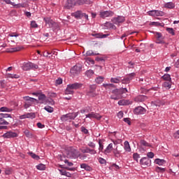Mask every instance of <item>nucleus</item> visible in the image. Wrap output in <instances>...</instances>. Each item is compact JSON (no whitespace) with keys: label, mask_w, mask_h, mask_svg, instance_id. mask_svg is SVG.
I'll list each match as a JSON object with an SVG mask.
<instances>
[{"label":"nucleus","mask_w":179,"mask_h":179,"mask_svg":"<svg viewBox=\"0 0 179 179\" xmlns=\"http://www.w3.org/2000/svg\"><path fill=\"white\" fill-rule=\"evenodd\" d=\"M78 115H79V112L67 113L66 115H62L60 120L63 122H65L68 121L69 120H75V118H76V117H78Z\"/></svg>","instance_id":"1"},{"label":"nucleus","mask_w":179,"mask_h":179,"mask_svg":"<svg viewBox=\"0 0 179 179\" xmlns=\"http://www.w3.org/2000/svg\"><path fill=\"white\" fill-rule=\"evenodd\" d=\"M23 99L25 101L24 104V108H29V107H31V104H33L34 101H37V99L30 96H23Z\"/></svg>","instance_id":"2"},{"label":"nucleus","mask_w":179,"mask_h":179,"mask_svg":"<svg viewBox=\"0 0 179 179\" xmlns=\"http://www.w3.org/2000/svg\"><path fill=\"white\" fill-rule=\"evenodd\" d=\"M22 68L23 71H30V69H38V65L29 62L24 63Z\"/></svg>","instance_id":"3"},{"label":"nucleus","mask_w":179,"mask_h":179,"mask_svg":"<svg viewBox=\"0 0 179 179\" xmlns=\"http://www.w3.org/2000/svg\"><path fill=\"white\" fill-rule=\"evenodd\" d=\"M82 72V66H74L70 70L71 76H78Z\"/></svg>","instance_id":"4"},{"label":"nucleus","mask_w":179,"mask_h":179,"mask_svg":"<svg viewBox=\"0 0 179 179\" xmlns=\"http://www.w3.org/2000/svg\"><path fill=\"white\" fill-rule=\"evenodd\" d=\"M114 15V12L111 10H106L100 12L99 16L102 17V19H106V17H111V16Z\"/></svg>","instance_id":"5"},{"label":"nucleus","mask_w":179,"mask_h":179,"mask_svg":"<svg viewBox=\"0 0 179 179\" xmlns=\"http://www.w3.org/2000/svg\"><path fill=\"white\" fill-rule=\"evenodd\" d=\"M153 34L157 36V44H165L164 37H163V35L160 32L155 31Z\"/></svg>","instance_id":"6"},{"label":"nucleus","mask_w":179,"mask_h":179,"mask_svg":"<svg viewBox=\"0 0 179 179\" xmlns=\"http://www.w3.org/2000/svg\"><path fill=\"white\" fill-rule=\"evenodd\" d=\"M73 6H76V0H67L64 5L65 9H72Z\"/></svg>","instance_id":"7"},{"label":"nucleus","mask_w":179,"mask_h":179,"mask_svg":"<svg viewBox=\"0 0 179 179\" xmlns=\"http://www.w3.org/2000/svg\"><path fill=\"white\" fill-rule=\"evenodd\" d=\"M112 22L115 24H119V23H124V22H125V17L119 15L116 17H114L112 20Z\"/></svg>","instance_id":"8"},{"label":"nucleus","mask_w":179,"mask_h":179,"mask_svg":"<svg viewBox=\"0 0 179 179\" xmlns=\"http://www.w3.org/2000/svg\"><path fill=\"white\" fill-rule=\"evenodd\" d=\"M134 114H136L137 115H141V114H145L146 113V109H145L142 106H138L135 108L134 110Z\"/></svg>","instance_id":"9"},{"label":"nucleus","mask_w":179,"mask_h":179,"mask_svg":"<svg viewBox=\"0 0 179 179\" xmlns=\"http://www.w3.org/2000/svg\"><path fill=\"white\" fill-rule=\"evenodd\" d=\"M86 118H96V120H101V115H100L99 113H96L94 112H92L87 115H86Z\"/></svg>","instance_id":"10"},{"label":"nucleus","mask_w":179,"mask_h":179,"mask_svg":"<svg viewBox=\"0 0 179 179\" xmlns=\"http://www.w3.org/2000/svg\"><path fill=\"white\" fill-rule=\"evenodd\" d=\"M17 137V134L16 132L8 131L3 135V138H6L7 139H10V138Z\"/></svg>","instance_id":"11"},{"label":"nucleus","mask_w":179,"mask_h":179,"mask_svg":"<svg viewBox=\"0 0 179 179\" xmlns=\"http://www.w3.org/2000/svg\"><path fill=\"white\" fill-rule=\"evenodd\" d=\"M134 76H135V73H130L127 78L122 80V83H123L124 85L129 83V82L132 80V78H134Z\"/></svg>","instance_id":"12"},{"label":"nucleus","mask_w":179,"mask_h":179,"mask_svg":"<svg viewBox=\"0 0 179 179\" xmlns=\"http://www.w3.org/2000/svg\"><path fill=\"white\" fill-rule=\"evenodd\" d=\"M43 20L45 22L46 26H48V27H52V26L55 24V22H54L50 17H44Z\"/></svg>","instance_id":"13"},{"label":"nucleus","mask_w":179,"mask_h":179,"mask_svg":"<svg viewBox=\"0 0 179 179\" xmlns=\"http://www.w3.org/2000/svg\"><path fill=\"white\" fill-rule=\"evenodd\" d=\"M145 100H148V96L145 95H138L134 99V101H136V103H143Z\"/></svg>","instance_id":"14"},{"label":"nucleus","mask_w":179,"mask_h":179,"mask_svg":"<svg viewBox=\"0 0 179 179\" xmlns=\"http://www.w3.org/2000/svg\"><path fill=\"white\" fill-rule=\"evenodd\" d=\"M140 164H142V166H150V160L148 157H143L140 160Z\"/></svg>","instance_id":"15"},{"label":"nucleus","mask_w":179,"mask_h":179,"mask_svg":"<svg viewBox=\"0 0 179 179\" xmlns=\"http://www.w3.org/2000/svg\"><path fill=\"white\" fill-rule=\"evenodd\" d=\"M69 85H70L71 88L73 89V90H78V89H80V87L83 86L82 83H79L69 84Z\"/></svg>","instance_id":"16"},{"label":"nucleus","mask_w":179,"mask_h":179,"mask_svg":"<svg viewBox=\"0 0 179 179\" xmlns=\"http://www.w3.org/2000/svg\"><path fill=\"white\" fill-rule=\"evenodd\" d=\"M82 153H90V155H96L97 152L94 150L89 148V147H86L85 149L81 150Z\"/></svg>","instance_id":"17"},{"label":"nucleus","mask_w":179,"mask_h":179,"mask_svg":"<svg viewBox=\"0 0 179 179\" xmlns=\"http://www.w3.org/2000/svg\"><path fill=\"white\" fill-rule=\"evenodd\" d=\"M72 16H74L76 19H82L83 17V13L80 10H78L72 14Z\"/></svg>","instance_id":"18"},{"label":"nucleus","mask_w":179,"mask_h":179,"mask_svg":"<svg viewBox=\"0 0 179 179\" xmlns=\"http://www.w3.org/2000/svg\"><path fill=\"white\" fill-rule=\"evenodd\" d=\"M38 97L39 101L43 104L47 101V96L44 94H40Z\"/></svg>","instance_id":"19"},{"label":"nucleus","mask_w":179,"mask_h":179,"mask_svg":"<svg viewBox=\"0 0 179 179\" xmlns=\"http://www.w3.org/2000/svg\"><path fill=\"white\" fill-rule=\"evenodd\" d=\"M118 104L119 106H129V104H131V102L129 101V100L122 99L118 101Z\"/></svg>","instance_id":"20"},{"label":"nucleus","mask_w":179,"mask_h":179,"mask_svg":"<svg viewBox=\"0 0 179 179\" xmlns=\"http://www.w3.org/2000/svg\"><path fill=\"white\" fill-rule=\"evenodd\" d=\"M164 8H167V9H174L176 4L173 2H168L164 4Z\"/></svg>","instance_id":"21"},{"label":"nucleus","mask_w":179,"mask_h":179,"mask_svg":"<svg viewBox=\"0 0 179 179\" xmlns=\"http://www.w3.org/2000/svg\"><path fill=\"white\" fill-rule=\"evenodd\" d=\"M124 90H120V89H115L112 91L113 94H115V96H119L120 94H122L124 92Z\"/></svg>","instance_id":"22"},{"label":"nucleus","mask_w":179,"mask_h":179,"mask_svg":"<svg viewBox=\"0 0 179 179\" xmlns=\"http://www.w3.org/2000/svg\"><path fill=\"white\" fill-rule=\"evenodd\" d=\"M80 168L84 169V170H86V171H92V167L86 164H81Z\"/></svg>","instance_id":"23"},{"label":"nucleus","mask_w":179,"mask_h":179,"mask_svg":"<svg viewBox=\"0 0 179 179\" xmlns=\"http://www.w3.org/2000/svg\"><path fill=\"white\" fill-rule=\"evenodd\" d=\"M73 93H75V92L70 87V85H68L66 89L65 90V94H73Z\"/></svg>","instance_id":"24"},{"label":"nucleus","mask_w":179,"mask_h":179,"mask_svg":"<svg viewBox=\"0 0 179 179\" xmlns=\"http://www.w3.org/2000/svg\"><path fill=\"white\" fill-rule=\"evenodd\" d=\"M111 150H113V143H110L104 150L105 155H108V153H111Z\"/></svg>","instance_id":"25"},{"label":"nucleus","mask_w":179,"mask_h":179,"mask_svg":"<svg viewBox=\"0 0 179 179\" xmlns=\"http://www.w3.org/2000/svg\"><path fill=\"white\" fill-rule=\"evenodd\" d=\"M85 3H90L89 0H76V5H85Z\"/></svg>","instance_id":"26"},{"label":"nucleus","mask_w":179,"mask_h":179,"mask_svg":"<svg viewBox=\"0 0 179 179\" xmlns=\"http://www.w3.org/2000/svg\"><path fill=\"white\" fill-rule=\"evenodd\" d=\"M20 47L11 48L10 49H7L6 52H16L17 51H20Z\"/></svg>","instance_id":"27"},{"label":"nucleus","mask_w":179,"mask_h":179,"mask_svg":"<svg viewBox=\"0 0 179 179\" xmlns=\"http://www.w3.org/2000/svg\"><path fill=\"white\" fill-rule=\"evenodd\" d=\"M162 79H163L164 80H166V82L171 81V77L170 74H164L163 76H162Z\"/></svg>","instance_id":"28"},{"label":"nucleus","mask_w":179,"mask_h":179,"mask_svg":"<svg viewBox=\"0 0 179 179\" xmlns=\"http://www.w3.org/2000/svg\"><path fill=\"white\" fill-rule=\"evenodd\" d=\"M155 163L159 164V166H163L166 163V161L164 159H156Z\"/></svg>","instance_id":"29"},{"label":"nucleus","mask_w":179,"mask_h":179,"mask_svg":"<svg viewBox=\"0 0 179 179\" xmlns=\"http://www.w3.org/2000/svg\"><path fill=\"white\" fill-rule=\"evenodd\" d=\"M124 145V150H126V152H130L131 146L129 145V143L128 141H125Z\"/></svg>","instance_id":"30"},{"label":"nucleus","mask_w":179,"mask_h":179,"mask_svg":"<svg viewBox=\"0 0 179 179\" xmlns=\"http://www.w3.org/2000/svg\"><path fill=\"white\" fill-rule=\"evenodd\" d=\"M163 87L165 89H171V83L170 81H166L162 84Z\"/></svg>","instance_id":"31"},{"label":"nucleus","mask_w":179,"mask_h":179,"mask_svg":"<svg viewBox=\"0 0 179 179\" xmlns=\"http://www.w3.org/2000/svg\"><path fill=\"white\" fill-rule=\"evenodd\" d=\"M140 145L141 147L145 146L147 148H150V146H151L150 144L149 143L146 142V141H145V140H141L140 141Z\"/></svg>","instance_id":"32"},{"label":"nucleus","mask_w":179,"mask_h":179,"mask_svg":"<svg viewBox=\"0 0 179 179\" xmlns=\"http://www.w3.org/2000/svg\"><path fill=\"white\" fill-rule=\"evenodd\" d=\"M96 83H98V85H100L104 82V77L99 76L95 79Z\"/></svg>","instance_id":"33"},{"label":"nucleus","mask_w":179,"mask_h":179,"mask_svg":"<svg viewBox=\"0 0 179 179\" xmlns=\"http://www.w3.org/2000/svg\"><path fill=\"white\" fill-rule=\"evenodd\" d=\"M121 153V150H118V147L116 148L115 150H113V155L115 157H120L121 156L120 154Z\"/></svg>","instance_id":"34"},{"label":"nucleus","mask_w":179,"mask_h":179,"mask_svg":"<svg viewBox=\"0 0 179 179\" xmlns=\"http://www.w3.org/2000/svg\"><path fill=\"white\" fill-rule=\"evenodd\" d=\"M44 110H45V111L48 113H54V108L50 106H45Z\"/></svg>","instance_id":"35"},{"label":"nucleus","mask_w":179,"mask_h":179,"mask_svg":"<svg viewBox=\"0 0 179 179\" xmlns=\"http://www.w3.org/2000/svg\"><path fill=\"white\" fill-rule=\"evenodd\" d=\"M166 30V31H168V33H169V34H171V36H176V32L174 31V29L167 27Z\"/></svg>","instance_id":"36"},{"label":"nucleus","mask_w":179,"mask_h":179,"mask_svg":"<svg viewBox=\"0 0 179 179\" xmlns=\"http://www.w3.org/2000/svg\"><path fill=\"white\" fill-rule=\"evenodd\" d=\"M103 87L106 89H112L115 88V85L114 84H103Z\"/></svg>","instance_id":"37"},{"label":"nucleus","mask_w":179,"mask_h":179,"mask_svg":"<svg viewBox=\"0 0 179 179\" xmlns=\"http://www.w3.org/2000/svg\"><path fill=\"white\" fill-rule=\"evenodd\" d=\"M0 117L1 118H12V115L8 113H0Z\"/></svg>","instance_id":"38"},{"label":"nucleus","mask_w":179,"mask_h":179,"mask_svg":"<svg viewBox=\"0 0 179 179\" xmlns=\"http://www.w3.org/2000/svg\"><path fill=\"white\" fill-rule=\"evenodd\" d=\"M151 26H160L161 27H163L164 26V23L162 22H152L150 23Z\"/></svg>","instance_id":"39"},{"label":"nucleus","mask_w":179,"mask_h":179,"mask_svg":"<svg viewBox=\"0 0 179 179\" xmlns=\"http://www.w3.org/2000/svg\"><path fill=\"white\" fill-rule=\"evenodd\" d=\"M29 156H31V157L35 160H40V157L33 152H29Z\"/></svg>","instance_id":"40"},{"label":"nucleus","mask_w":179,"mask_h":179,"mask_svg":"<svg viewBox=\"0 0 179 179\" xmlns=\"http://www.w3.org/2000/svg\"><path fill=\"white\" fill-rule=\"evenodd\" d=\"M92 55H99V53H94L93 50H88L86 52V57H92Z\"/></svg>","instance_id":"41"},{"label":"nucleus","mask_w":179,"mask_h":179,"mask_svg":"<svg viewBox=\"0 0 179 179\" xmlns=\"http://www.w3.org/2000/svg\"><path fill=\"white\" fill-rule=\"evenodd\" d=\"M0 125H9V122L0 116Z\"/></svg>","instance_id":"42"},{"label":"nucleus","mask_w":179,"mask_h":179,"mask_svg":"<svg viewBox=\"0 0 179 179\" xmlns=\"http://www.w3.org/2000/svg\"><path fill=\"white\" fill-rule=\"evenodd\" d=\"M85 75L87 76V78H90V76L94 75V71H93V70H88L85 72Z\"/></svg>","instance_id":"43"},{"label":"nucleus","mask_w":179,"mask_h":179,"mask_svg":"<svg viewBox=\"0 0 179 179\" xmlns=\"http://www.w3.org/2000/svg\"><path fill=\"white\" fill-rule=\"evenodd\" d=\"M36 169L38 170H45V165L43 164H39L38 165L36 166Z\"/></svg>","instance_id":"44"},{"label":"nucleus","mask_w":179,"mask_h":179,"mask_svg":"<svg viewBox=\"0 0 179 179\" xmlns=\"http://www.w3.org/2000/svg\"><path fill=\"white\" fill-rule=\"evenodd\" d=\"M0 111H1L2 113H5V112L6 113H9V112L12 111V110H10V109H9L6 107H1L0 108Z\"/></svg>","instance_id":"45"},{"label":"nucleus","mask_w":179,"mask_h":179,"mask_svg":"<svg viewBox=\"0 0 179 179\" xmlns=\"http://www.w3.org/2000/svg\"><path fill=\"white\" fill-rule=\"evenodd\" d=\"M24 134L26 135V136H27V138L33 137V134H31V132H30L29 130H25Z\"/></svg>","instance_id":"46"},{"label":"nucleus","mask_w":179,"mask_h":179,"mask_svg":"<svg viewBox=\"0 0 179 179\" xmlns=\"http://www.w3.org/2000/svg\"><path fill=\"white\" fill-rule=\"evenodd\" d=\"M99 150H100V152H103V150L104 149V145H103V143H101V139L99 140Z\"/></svg>","instance_id":"47"},{"label":"nucleus","mask_w":179,"mask_h":179,"mask_svg":"<svg viewBox=\"0 0 179 179\" xmlns=\"http://www.w3.org/2000/svg\"><path fill=\"white\" fill-rule=\"evenodd\" d=\"M27 118H36V113H27Z\"/></svg>","instance_id":"48"},{"label":"nucleus","mask_w":179,"mask_h":179,"mask_svg":"<svg viewBox=\"0 0 179 179\" xmlns=\"http://www.w3.org/2000/svg\"><path fill=\"white\" fill-rule=\"evenodd\" d=\"M155 16H164V12L155 10Z\"/></svg>","instance_id":"49"},{"label":"nucleus","mask_w":179,"mask_h":179,"mask_svg":"<svg viewBox=\"0 0 179 179\" xmlns=\"http://www.w3.org/2000/svg\"><path fill=\"white\" fill-rule=\"evenodd\" d=\"M31 27L33 29H37L38 27V24L36 22V21H31Z\"/></svg>","instance_id":"50"},{"label":"nucleus","mask_w":179,"mask_h":179,"mask_svg":"<svg viewBox=\"0 0 179 179\" xmlns=\"http://www.w3.org/2000/svg\"><path fill=\"white\" fill-rule=\"evenodd\" d=\"M140 157H141V156H140L139 154H138V153H134V154L133 155V159H134V160H135L136 162H137V163H138V159Z\"/></svg>","instance_id":"51"},{"label":"nucleus","mask_w":179,"mask_h":179,"mask_svg":"<svg viewBox=\"0 0 179 179\" xmlns=\"http://www.w3.org/2000/svg\"><path fill=\"white\" fill-rule=\"evenodd\" d=\"M9 78H11L12 79H19L20 78V76L17 74H10Z\"/></svg>","instance_id":"52"},{"label":"nucleus","mask_w":179,"mask_h":179,"mask_svg":"<svg viewBox=\"0 0 179 179\" xmlns=\"http://www.w3.org/2000/svg\"><path fill=\"white\" fill-rule=\"evenodd\" d=\"M8 37H19V34L16 32H11L8 34Z\"/></svg>","instance_id":"53"},{"label":"nucleus","mask_w":179,"mask_h":179,"mask_svg":"<svg viewBox=\"0 0 179 179\" xmlns=\"http://www.w3.org/2000/svg\"><path fill=\"white\" fill-rule=\"evenodd\" d=\"M156 171H158V173H159V172H160V173H164V171H166V169H165L164 168H161V167L157 166V167L156 168Z\"/></svg>","instance_id":"54"},{"label":"nucleus","mask_w":179,"mask_h":179,"mask_svg":"<svg viewBox=\"0 0 179 179\" xmlns=\"http://www.w3.org/2000/svg\"><path fill=\"white\" fill-rule=\"evenodd\" d=\"M56 86H58V85H62V78H59L57 80L55 81Z\"/></svg>","instance_id":"55"},{"label":"nucleus","mask_w":179,"mask_h":179,"mask_svg":"<svg viewBox=\"0 0 179 179\" xmlns=\"http://www.w3.org/2000/svg\"><path fill=\"white\" fill-rule=\"evenodd\" d=\"M110 82H111L112 83H120V79H118V78H112L110 79Z\"/></svg>","instance_id":"56"},{"label":"nucleus","mask_w":179,"mask_h":179,"mask_svg":"<svg viewBox=\"0 0 179 179\" xmlns=\"http://www.w3.org/2000/svg\"><path fill=\"white\" fill-rule=\"evenodd\" d=\"M147 156L149 159H153V157H155V154L152 152H148Z\"/></svg>","instance_id":"57"},{"label":"nucleus","mask_w":179,"mask_h":179,"mask_svg":"<svg viewBox=\"0 0 179 179\" xmlns=\"http://www.w3.org/2000/svg\"><path fill=\"white\" fill-rule=\"evenodd\" d=\"M148 15L150 16H156V10L148 11Z\"/></svg>","instance_id":"58"},{"label":"nucleus","mask_w":179,"mask_h":179,"mask_svg":"<svg viewBox=\"0 0 179 179\" xmlns=\"http://www.w3.org/2000/svg\"><path fill=\"white\" fill-rule=\"evenodd\" d=\"M92 36L95 38H101V34H92Z\"/></svg>","instance_id":"59"},{"label":"nucleus","mask_w":179,"mask_h":179,"mask_svg":"<svg viewBox=\"0 0 179 179\" xmlns=\"http://www.w3.org/2000/svg\"><path fill=\"white\" fill-rule=\"evenodd\" d=\"M99 162L101 164H106V163H107V161L101 157L99 158Z\"/></svg>","instance_id":"60"},{"label":"nucleus","mask_w":179,"mask_h":179,"mask_svg":"<svg viewBox=\"0 0 179 179\" xmlns=\"http://www.w3.org/2000/svg\"><path fill=\"white\" fill-rule=\"evenodd\" d=\"M88 146H90V148H92V149H94V148H96V144L92 141H90L88 143Z\"/></svg>","instance_id":"61"},{"label":"nucleus","mask_w":179,"mask_h":179,"mask_svg":"<svg viewBox=\"0 0 179 179\" xmlns=\"http://www.w3.org/2000/svg\"><path fill=\"white\" fill-rule=\"evenodd\" d=\"M106 24H107V26H108V27H110V29H115V25H114V24H113V23L107 22Z\"/></svg>","instance_id":"62"},{"label":"nucleus","mask_w":179,"mask_h":179,"mask_svg":"<svg viewBox=\"0 0 179 179\" xmlns=\"http://www.w3.org/2000/svg\"><path fill=\"white\" fill-rule=\"evenodd\" d=\"M123 121H124V122L128 124V125H131V120L129 117L124 118Z\"/></svg>","instance_id":"63"},{"label":"nucleus","mask_w":179,"mask_h":179,"mask_svg":"<svg viewBox=\"0 0 179 179\" xmlns=\"http://www.w3.org/2000/svg\"><path fill=\"white\" fill-rule=\"evenodd\" d=\"M81 131L82 132H83L84 134H89V130H87V129H85V127H81Z\"/></svg>","instance_id":"64"}]
</instances>
